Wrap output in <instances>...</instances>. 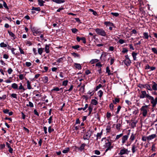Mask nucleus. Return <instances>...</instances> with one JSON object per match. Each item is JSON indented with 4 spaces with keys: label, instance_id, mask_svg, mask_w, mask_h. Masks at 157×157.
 Here are the masks:
<instances>
[{
    "label": "nucleus",
    "instance_id": "0e129e2a",
    "mask_svg": "<svg viewBox=\"0 0 157 157\" xmlns=\"http://www.w3.org/2000/svg\"><path fill=\"white\" fill-rule=\"evenodd\" d=\"M85 85L84 84L80 88V90H82V92H84L85 90Z\"/></svg>",
    "mask_w": 157,
    "mask_h": 157
},
{
    "label": "nucleus",
    "instance_id": "0eeeda50",
    "mask_svg": "<svg viewBox=\"0 0 157 157\" xmlns=\"http://www.w3.org/2000/svg\"><path fill=\"white\" fill-rule=\"evenodd\" d=\"M141 94L139 96V98H144L147 97L148 94H147L145 91H141Z\"/></svg>",
    "mask_w": 157,
    "mask_h": 157
},
{
    "label": "nucleus",
    "instance_id": "f8f14e48",
    "mask_svg": "<svg viewBox=\"0 0 157 157\" xmlns=\"http://www.w3.org/2000/svg\"><path fill=\"white\" fill-rule=\"evenodd\" d=\"M124 64L127 66H129L130 65L131 63V60L130 59H125L124 61Z\"/></svg>",
    "mask_w": 157,
    "mask_h": 157
},
{
    "label": "nucleus",
    "instance_id": "9d476101",
    "mask_svg": "<svg viewBox=\"0 0 157 157\" xmlns=\"http://www.w3.org/2000/svg\"><path fill=\"white\" fill-rule=\"evenodd\" d=\"M50 45V44H46L45 45V48H44L46 53H48L50 52L49 48Z\"/></svg>",
    "mask_w": 157,
    "mask_h": 157
},
{
    "label": "nucleus",
    "instance_id": "2f4dec72",
    "mask_svg": "<svg viewBox=\"0 0 157 157\" xmlns=\"http://www.w3.org/2000/svg\"><path fill=\"white\" fill-rule=\"evenodd\" d=\"M102 130L100 133H97V140L99 138L100 139L101 138V136L102 134Z\"/></svg>",
    "mask_w": 157,
    "mask_h": 157
},
{
    "label": "nucleus",
    "instance_id": "f03ea898",
    "mask_svg": "<svg viewBox=\"0 0 157 157\" xmlns=\"http://www.w3.org/2000/svg\"><path fill=\"white\" fill-rule=\"evenodd\" d=\"M92 133V131L90 129L86 132L83 136V139L84 140H89L90 137Z\"/></svg>",
    "mask_w": 157,
    "mask_h": 157
},
{
    "label": "nucleus",
    "instance_id": "20e7f679",
    "mask_svg": "<svg viewBox=\"0 0 157 157\" xmlns=\"http://www.w3.org/2000/svg\"><path fill=\"white\" fill-rule=\"evenodd\" d=\"M138 87L140 88H146L149 90L152 91V89L150 85L147 84H140L138 86Z\"/></svg>",
    "mask_w": 157,
    "mask_h": 157
},
{
    "label": "nucleus",
    "instance_id": "a18cd8bd",
    "mask_svg": "<svg viewBox=\"0 0 157 157\" xmlns=\"http://www.w3.org/2000/svg\"><path fill=\"white\" fill-rule=\"evenodd\" d=\"M69 148L68 147H67L66 148V149L63 150L62 152L64 153H67L69 151Z\"/></svg>",
    "mask_w": 157,
    "mask_h": 157
},
{
    "label": "nucleus",
    "instance_id": "603ef678",
    "mask_svg": "<svg viewBox=\"0 0 157 157\" xmlns=\"http://www.w3.org/2000/svg\"><path fill=\"white\" fill-rule=\"evenodd\" d=\"M121 108V107L120 105H119L118 106L117 108V110L116 113V114H118L119 113V111H120Z\"/></svg>",
    "mask_w": 157,
    "mask_h": 157
},
{
    "label": "nucleus",
    "instance_id": "e2e57ef3",
    "mask_svg": "<svg viewBox=\"0 0 157 157\" xmlns=\"http://www.w3.org/2000/svg\"><path fill=\"white\" fill-rule=\"evenodd\" d=\"M121 126V125L120 124L118 123L116 125V128L118 130H119L120 129V127Z\"/></svg>",
    "mask_w": 157,
    "mask_h": 157
},
{
    "label": "nucleus",
    "instance_id": "aec40b11",
    "mask_svg": "<svg viewBox=\"0 0 157 157\" xmlns=\"http://www.w3.org/2000/svg\"><path fill=\"white\" fill-rule=\"evenodd\" d=\"M52 1L57 4H60L65 2V0H52Z\"/></svg>",
    "mask_w": 157,
    "mask_h": 157
},
{
    "label": "nucleus",
    "instance_id": "4d7b16f0",
    "mask_svg": "<svg viewBox=\"0 0 157 157\" xmlns=\"http://www.w3.org/2000/svg\"><path fill=\"white\" fill-rule=\"evenodd\" d=\"M114 105L113 103H111L109 105V108L111 110H113Z\"/></svg>",
    "mask_w": 157,
    "mask_h": 157
},
{
    "label": "nucleus",
    "instance_id": "a19ab883",
    "mask_svg": "<svg viewBox=\"0 0 157 157\" xmlns=\"http://www.w3.org/2000/svg\"><path fill=\"white\" fill-rule=\"evenodd\" d=\"M98 94L99 97L100 98H101L103 94V92L101 90H100L98 92Z\"/></svg>",
    "mask_w": 157,
    "mask_h": 157
},
{
    "label": "nucleus",
    "instance_id": "3c124183",
    "mask_svg": "<svg viewBox=\"0 0 157 157\" xmlns=\"http://www.w3.org/2000/svg\"><path fill=\"white\" fill-rule=\"evenodd\" d=\"M89 11H90V12H92L93 14L95 16H96L97 14V13L93 9H89Z\"/></svg>",
    "mask_w": 157,
    "mask_h": 157
},
{
    "label": "nucleus",
    "instance_id": "5fc2aeb1",
    "mask_svg": "<svg viewBox=\"0 0 157 157\" xmlns=\"http://www.w3.org/2000/svg\"><path fill=\"white\" fill-rule=\"evenodd\" d=\"M151 50L154 53L157 54V50L155 48H152Z\"/></svg>",
    "mask_w": 157,
    "mask_h": 157
},
{
    "label": "nucleus",
    "instance_id": "b1692460",
    "mask_svg": "<svg viewBox=\"0 0 157 157\" xmlns=\"http://www.w3.org/2000/svg\"><path fill=\"white\" fill-rule=\"evenodd\" d=\"M71 55L73 56L75 58L78 57V58H80V55L78 53H77L75 52H73L71 53Z\"/></svg>",
    "mask_w": 157,
    "mask_h": 157
},
{
    "label": "nucleus",
    "instance_id": "c85d7f7f",
    "mask_svg": "<svg viewBox=\"0 0 157 157\" xmlns=\"http://www.w3.org/2000/svg\"><path fill=\"white\" fill-rule=\"evenodd\" d=\"M27 88L29 90L32 89L31 86V82L29 80L27 81Z\"/></svg>",
    "mask_w": 157,
    "mask_h": 157
},
{
    "label": "nucleus",
    "instance_id": "2eb2a0df",
    "mask_svg": "<svg viewBox=\"0 0 157 157\" xmlns=\"http://www.w3.org/2000/svg\"><path fill=\"white\" fill-rule=\"evenodd\" d=\"M111 142L109 141V140L107 139L105 141V147L112 146Z\"/></svg>",
    "mask_w": 157,
    "mask_h": 157
},
{
    "label": "nucleus",
    "instance_id": "dca6fc26",
    "mask_svg": "<svg viewBox=\"0 0 157 157\" xmlns=\"http://www.w3.org/2000/svg\"><path fill=\"white\" fill-rule=\"evenodd\" d=\"M8 33L9 35L13 38V39H15L16 38V36L15 35L10 31L8 30Z\"/></svg>",
    "mask_w": 157,
    "mask_h": 157
},
{
    "label": "nucleus",
    "instance_id": "7ed1b4c3",
    "mask_svg": "<svg viewBox=\"0 0 157 157\" xmlns=\"http://www.w3.org/2000/svg\"><path fill=\"white\" fill-rule=\"evenodd\" d=\"M148 107V105H145L143 106L140 109L141 111H142V114L144 117H145L147 116V110Z\"/></svg>",
    "mask_w": 157,
    "mask_h": 157
},
{
    "label": "nucleus",
    "instance_id": "680f3d73",
    "mask_svg": "<svg viewBox=\"0 0 157 157\" xmlns=\"http://www.w3.org/2000/svg\"><path fill=\"white\" fill-rule=\"evenodd\" d=\"M81 40L82 41V42L84 44H86V39L84 37H81Z\"/></svg>",
    "mask_w": 157,
    "mask_h": 157
},
{
    "label": "nucleus",
    "instance_id": "bf43d9fd",
    "mask_svg": "<svg viewBox=\"0 0 157 157\" xmlns=\"http://www.w3.org/2000/svg\"><path fill=\"white\" fill-rule=\"evenodd\" d=\"M141 140L143 141H146L147 140V137L143 136L142 137Z\"/></svg>",
    "mask_w": 157,
    "mask_h": 157
},
{
    "label": "nucleus",
    "instance_id": "f3484780",
    "mask_svg": "<svg viewBox=\"0 0 157 157\" xmlns=\"http://www.w3.org/2000/svg\"><path fill=\"white\" fill-rule=\"evenodd\" d=\"M153 85L152 86V90H157V84H156L155 82L153 81L152 82Z\"/></svg>",
    "mask_w": 157,
    "mask_h": 157
},
{
    "label": "nucleus",
    "instance_id": "4468645a",
    "mask_svg": "<svg viewBox=\"0 0 157 157\" xmlns=\"http://www.w3.org/2000/svg\"><path fill=\"white\" fill-rule=\"evenodd\" d=\"M156 136L155 134H153L147 136V140H151L155 138Z\"/></svg>",
    "mask_w": 157,
    "mask_h": 157
},
{
    "label": "nucleus",
    "instance_id": "ddd939ff",
    "mask_svg": "<svg viewBox=\"0 0 157 157\" xmlns=\"http://www.w3.org/2000/svg\"><path fill=\"white\" fill-rule=\"evenodd\" d=\"M128 138V135L124 136L122 137V143L124 144L126 142V141L127 140Z\"/></svg>",
    "mask_w": 157,
    "mask_h": 157
},
{
    "label": "nucleus",
    "instance_id": "cd10ccee",
    "mask_svg": "<svg viewBox=\"0 0 157 157\" xmlns=\"http://www.w3.org/2000/svg\"><path fill=\"white\" fill-rule=\"evenodd\" d=\"M137 55V53L133 52L132 53V56L133 57V60H135L136 59V56Z\"/></svg>",
    "mask_w": 157,
    "mask_h": 157
},
{
    "label": "nucleus",
    "instance_id": "8fccbe9b",
    "mask_svg": "<svg viewBox=\"0 0 157 157\" xmlns=\"http://www.w3.org/2000/svg\"><path fill=\"white\" fill-rule=\"evenodd\" d=\"M111 14L113 16H115V17H117L119 15V13H118L111 12Z\"/></svg>",
    "mask_w": 157,
    "mask_h": 157
},
{
    "label": "nucleus",
    "instance_id": "1a4fd4ad",
    "mask_svg": "<svg viewBox=\"0 0 157 157\" xmlns=\"http://www.w3.org/2000/svg\"><path fill=\"white\" fill-rule=\"evenodd\" d=\"M151 103L152 104V107L153 108L155 107L157 104V97L151 101Z\"/></svg>",
    "mask_w": 157,
    "mask_h": 157
},
{
    "label": "nucleus",
    "instance_id": "a878e982",
    "mask_svg": "<svg viewBox=\"0 0 157 157\" xmlns=\"http://www.w3.org/2000/svg\"><path fill=\"white\" fill-rule=\"evenodd\" d=\"M106 73H108V75H113V74L111 73L110 72V70L109 69V67H107L106 68Z\"/></svg>",
    "mask_w": 157,
    "mask_h": 157
},
{
    "label": "nucleus",
    "instance_id": "6e6d98bb",
    "mask_svg": "<svg viewBox=\"0 0 157 157\" xmlns=\"http://www.w3.org/2000/svg\"><path fill=\"white\" fill-rule=\"evenodd\" d=\"M54 131V129L53 128H52L51 126H49L48 128V132L49 133H51L52 132Z\"/></svg>",
    "mask_w": 157,
    "mask_h": 157
},
{
    "label": "nucleus",
    "instance_id": "58836bf2",
    "mask_svg": "<svg viewBox=\"0 0 157 157\" xmlns=\"http://www.w3.org/2000/svg\"><path fill=\"white\" fill-rule=\"evenodd\" d=\"M0 46L2 48H6L7 47V45L4 42H2L0 44Z\"/></svg>",
    "mask_w": 157,
    "mask_h": 157
},
{
    "label": "nucleus",
    "instance_id": "13d9d810",
    "mask_svg": "<svg viewBox=\"0 0 157 157\" xmlns=\"http://www.w3.org/2000/svg\"><path fill=\"white\" fill-rule=\"evenodd\" d=\"M3 6L7 9H9V8L7 6L6 3L4 1H3Z\"/></svg>",
    "mask_w": 157,
    "mask_h": 157
},
{
    "label": "nucleus",
    "instance_id": "c03bdc74",
    "mask_svg": "<svg viewBox=\"0 0 157 157\" xmlns=\"http://www.w3.org/2000/svg\"><path fill=\"white\" fill-rule=\"evenodd\" d=\"M29 104H27L26 106L27 107L30 106V107H33L34 106V105L33 104L31 101H29Z\"/></svg>",
    "mask_w": 157,
    "mask_h": 157
},
{
    "label": "nucleus",
    "instance_id": "6e6552de",
    "mask_svg": "<svg viewBox=\"0 0 157 157\" xmlns=\"http://www.w3.org/2000/svg\"><path fill=\"white\" fill-rule=\"evenodd\" d=\"M139 144V143L137 144V145H136L135 143H134L132 145V151L133 153H134L137 150V145Z\"/></svg>",
    "mask_w": 157,
    "mask_h": 157
},
{
    "label": "nucleus",
    "instance_id": "5701e85b",
    "mask_svg": "<svg viewBox=\"0 0 157 157\" xmlns=\"http://www.w3.org/2000/svg\"><path fill=\"white\" fill-rule=\"evenodd\" d=\"M38 4L40 6H44V3H45V2L43 0H38Z\"/></svg>",
    "mask_w": 157,
    "mask_h": 157
},
{
    "label": "nucleus",
    "instance_id": "4be33fe9",
    "mask_svg": "<svg viewBox=\"0 0 157 157\" xmlns=\"http://www.w3.org/2000/svg\"><path fill=\"white\" fill-rule=\"evenodd\" d=\"M75 67L78 70H81L82 69V67L80 64L78 63H75Z\"/></svg>",
    "mask_w": 157,
    "mask_h": 157
},
{
    "label": "nucleus",
    "instance_id": "4c0bfd02",
    "mask_svg": "<svg viewBox=\"0 0 157 157\" xmlns=\"http://www.w3.org/2000/svg\"><path fill=\"white\" fill-rule=\"evenodd\" d=\"M99 61V60L97 59H92L90 62L92 64H94L95 63L98 62Z\"/></svg>",
    "mask_w": 157,
    "mask_h": 157
},
{
    "label": "nucleus",
    "instance_id": "79ce46f5",
    "mask_svg": "<svg viewBox=\"0 0 157 157\" xmlns=\"http://www.w3.org/2000/svg\"><path fill=\"white\" fill-rule=\"evenodd\" d=\"M111 128L110 126H107L106 128V131L107 133H109L111 131Z\"/></svg>",
    "mask_w": 157,
    "mask_h": 157
},
{
    "label": "nucleus",
    "instance_id": "69168bd1",
    "mask_svg": "<svg viewBox=\"0 0 157 157\" xmlns=\"http://www.w3.org/2000/svg\"><path fill=\"white\" fill-rule=\"evenodd\" d=\"M128 51V50L127 49L125 48H123V50L122 51V52L123 53H124L127 52Z\"/></svg>",
    "mask_w": 157,
    "mask_h": 157
},
{
    "label": "nucleus",
    "instance_id": "72a5a7b5",
    "mask_svg": "<svg viewBox=\"0 0 157 157\" xmlns=\"http://www.w3.org/2000/svg\"><path fill=\"white\" fill-rule=\"evenodd\" d=\"M65 58L64 56H63L61 58H59L57 60V62H58L59 63L62 62V61L64 60V59H65Z\"/></svg>",
    "mask_w": 157,
    "mask_h": 157
},
{
    "label": "nucleus",
    "instance_id": "6ab92c4d",
    "mask_svg": "<svg viewBox=\"0 0 157 157\" xmlns=\"http://www.w3.org/2000/svg\"><path fill=\"white\" fill-rule=\"evenodd\" d=\"M135 134H134V133H132L129 139L130 142L131 143L135 139Z\"/></svg>",
    "mask_w": 157,
    "mask_h": 157
},
{
    "label": "nucleus",
    "instance_id": "9b49d317",
    "mask_svg": "<svg viewBox=\"0 0 157 157\" xmlns=\"http://www.w3.org/2000/svg\"><path fill=\"white\" fill-rule=\"evenodd\" d=\"M86 146V144L83 143L79 147H77V148L78 149V150L82 151L84 149V147Z\"/></svg>",
    "mask_w": 157,
    "mask_h": 157
},
{
    "label": "nucleus",
    "instance_id": "864d4df0",
    "mask_svg": "<svg viewBox=\"0 0 157 157\" xmlns=\"http://www.w3.org/2000/svg\"><path fill=\"white\" fill-rule=\"evenodd\" d=\"M147 98L148 99V100H150V101L154 99V98L153 97L150 96L148 94Z\"/></svg>",
    "mask_w": 157,
    "mask_h": 157
},
{
    "label": "nucleus",
    "instance_id": "37998d69",
    "mask_svg": "<svg viewBox=\"0 0 157 157\" xmlns=\"http://www.w3.org/2000/svg\"><path fill=\"white\" fill-rule=\"evenodd\" d=\"M72 32L74 33H76L78 31V29L76 28H73L71 29Z\"/></svg>",
    "mask_w": 157,
    "mask_h": 157
},
{
    "label": "nucleus",
    "instance_id": "f257e3e1",
    "mask_svg": "<svg viewBox=\"0 0 157 157\" xmlns=\"http://www.w3.org/2000/svg\"><path fill=\"white\" fill-rule=\"evenodd\" d=\"M95 31L97 34L98 35L106 36H107L106 32L105 30L102 28H97L95 29Z\"/></svg>",
    "mask_w": 157,
    "mask_h": 157
},
{
    "label": "nucleus",
    "instance_id": "09e8293b",
    "mask_svg": "<svg viewBox=\"0 0 157 157\" xmlns=\"http://www.w3.org/2000/svg\"><path fill=\"white\" fill-rule=\"evenodd\" d=\"M68 81L67 80H66L64 81L62 83V85L63 86H66L67 85L68 82Z\"/></svg>",
    "mask_w": 157,
    "mask_h": 157
},
{
    "label": "nucleus",
    "instance_id": "39448f33",
    "mask_svg": "<svg viewBox=\"0 0 157 157\" xmlns=\"http://www.w3.org/2000/svg\"><path fill=\"white\" fill-rule=\"evenodd\" d=\"M129 152L130 151H128V149H125L123 147V148L120 150V152L118 154L121 155L125 154L128 155Z\"/></svg>",
    "mask_w": 157,
    "mask_h": 157
},
{
    "label": "nucleus",
    "instance_id": "338daca9",
    "mask_svg": "<svg viewBox=\"0 0 157 157\" xmlns=\"http://www.w3.org/2000/svg\"><path fill=\"white\" fill-rule=\"evenodd\" d=\"M102 87V85L101 84H99L98 86H97L96 87L95 90L97 91L99 89Z\"/></svg>",
    "mask_w": 157,
    "mask_h": 157
},
{
    "label": "nucleus",
    "instance_id": "f704fd0d",
    "mask_svg": "<svg viewBox=\"0 0 157 157\" xmlns=\"http://www.w3.org/2000/svg\"><path fill=\"white\" fill-rule=\"evenodd\" d=\"M48 78L47 76H44L43 77V82L45 83L48 82Z\"/></svg>",
    "mask_w": 157,
    "mask_h": 157
},
{
    "label": "nucleus",
    "instance_id": "e433bc0d",
    "mask_svg": "<svg viewBox=\"0 0 157 157\" xmlns=\"http://www.w3.org/2000/svg\"><path fill=\"white\" fill-rule=\"evenodd\" d=\"M31 30L33 33V34L34 36H36V35L34 34V32H35L36 29L34 27H31Z\"/></svg>",
    "mask_w": 157,
    "mask_h": 157
},
{
    "label": "nucleus",
    "instance_id": "c756f323",
    "mask_svg": "<svg viewBox=\"0 0 157 157\" xmlns=\"http://www.w3.org/2000/svg\"><path fill=\"white\" fill-rule=\"evenodd\" d=\"M32 10L40 11L41 9L40 7H35L33 6L32 7Z\"/></svg>",
    "mask_w": 157,
    "mask_h": 157
},
{
    "label": "nucleus",
    "instance_id": "de8ad7c7",
    "mask_svg": "<svg viewBox=\"0 0 157 157\" xmlns=\"http://www.w3.org/2000/svg\"><path fill=\"white\" fill-rule=\"evenodd\" d=\"M123 135V133H121L119 135H117L116 138L115 140H117L119 138H120V137H121Z\"/></svg>",
    "mask_w": 157,
    "mask_h": 157
},
{
    "label": "nucleus",
    "instance_id": "a211bd4d",
    "mask_svg": "<svg viewBox=\"0 0 157 157\" xmlns=\"http://www.w3.org/2000/svg\"><path fill=\"white\" fill-rule=\"evenodd\" d=\"M93 106L91 104H90L88 107V110L89 111V113L88 114V116H90V114L91 113V112L93 110Z\"/></svg>",
    "mask_w": 157,
    "mask_h": 157
},
{
    "label": "nucleus",
    "instance_id": "ea45409f",
    "mask_svg": "<svg viewBox=\"0 0 157 157\" xmlns=\"http://www.w3.org/2000/svg\"><path fill=\"white\" fill-rule=\"evenodd\" d=\"M113 146H111L106 147V148H107V149L105 150V152H107L108 151L110 150V151L111 149L113 148Z\"/></svg>",
    "mask_w": 157,
    "mask_h": 157
},
{
    "label": "nucleus",
    "instance_id": "393cba45",
    "mask_svg": "<svg viewBox=\"0 0 157 157\" xmlns=\"http://www.w3.org/2000/svg\"><path fill=\"white\" fill-rule=\"evenodd\" d=\"M120 100L119 98H115L114 100L113 101V103L114 104H116L117 103L119 102Z\"/></svg>",
    "mask_w": 157,
    "mask_h": 157
},
{
    "label": "nucleus",
    "instance_id": "423d86ee",
    "mask_svg": "<svg viewBox=\"0 0 157 157\" xmlns=\"http://www.w3.org/2000/svg\"><path fill=\"white\" fill-rule=\"evenodd\" d=\"M104 24L106 26V27L108 26H111L114 28H116V26L112 22L110 21H106L104 22Z\"/></svg>",
    "mask_w": 157,
    "mask_h": 157
},
{
    "label": "nucleus",
    "instance_id": "bb28decb",
    "mask_svg": "<svg viewBox=\"0 0 157 157\" xmlns=\"http://www.w3.org/2000/svg\"><path fill=\"white\" fill-rule=\"evenodd\" d=\"M143 38L144 39H148L149 36L148 34V33L147 32H145L143 33Z\"/></svg>",
    "mask_w": 157,
    "mask_h": 157
},
{
    "label": "nucleus",
    "instance_id": "7c9ffc66",
    "mask_svg": "<svg viewBox=\"0 0 157 157\" xmlns=\"http://www.w3.org/2000/svg\"><path fill=\"white\" fill-rule=\"evenodd\" d=\"M11 87L12 88L14 89H18V85L16 83H13L11 85Z\"/></svg>",
    "mask_w": 157,
    "mask_h": 157
},
{
    "label": "nucleus",
    "instance_id": "412c9836",
    "mask_svg": "<svg viewBox=\"0 0 157 157\" xmlns=\"http://www.w3.org/2000/svg\"><path fill=\"white\" fill-rule=\"evenodd\" d=\"M44 50V48H38V54L40 55H41Z\"/></svg>",
    "mask_w": 157,
    "mask_h": 157
},
{
    "label": "nucleus",
    "instance_id": "c9c22d12",
    "mask_svg": "<svg viewBox=\"0 0 157 157\" xmlns=\"http://www.w3.org/2000/svg\"><path fill=\"white\" fill-rule=\"evenodd\" d=\"M106 56L107 54L105 53L104 54H101L100 58H101L102 57V60H105L106 58Z\"/></svg>",
    "mask_w": 157,
    "mask_h": 157
},
{
    "label": "nucleus",
    "instance_id": "774afa93",
    "mask_svg": "<svg viewBox=\"0 0 157 157\" xmlns=\"http://www.w3.org/2000/svg\"><path fill=\"white\" fill-rule=\"evenodd\" d=\"M25 65L27 67H29L32 65V63L29 62H26L25 63Z\"/></svg>",
    "mask_w": 157,
    "mask_h": 157
},
{
    "label": "nucleus",
    "instance_id": "052dcab7",
    "mask_svg": "<svg viewBox=\"0 0 157 157\" xmlns=\"http://www.w3.org/2000/svg\"><path fill=\"white\" fill-rule=\"evenodd\" d=\"M59 91V89L58 87H54L53 89L52 90V91Z\"/></svg>",
    "mask_w": 157,
    "mask_h": 157
},
{
    "label": "nucleus",
    "instance_id": "473e14b6",
    "mask_svg": "<svg viewBox=\"0 0 157 157\" xmlns=\"http://www.w3.org/2000/svg\"><path fill=\"white\" fill-rule=\"evenodd\" d=\"M91 103L93 105H97L98 104V101L94 99L91 100Z\"/></svg>",
    "mask_w": 157,
    "mask_h": 157
},
{
    "label": "nucleus",
    "instance_id": "49530a36",
    "mask_svg": "<svg viewBox=\"0 0 157 157\" xmlns=\"http://www.w3.org/2000/svg\"><path fill=\"white\" fill-rule=\"evenodd\" d=\"M80 46L78 45H75V46H73L72 47V48L75 49L77 50L78 48H79Z\"/></svg>",
    "mask_w": 157,
    "mask_h": 157
}]
</instances>
